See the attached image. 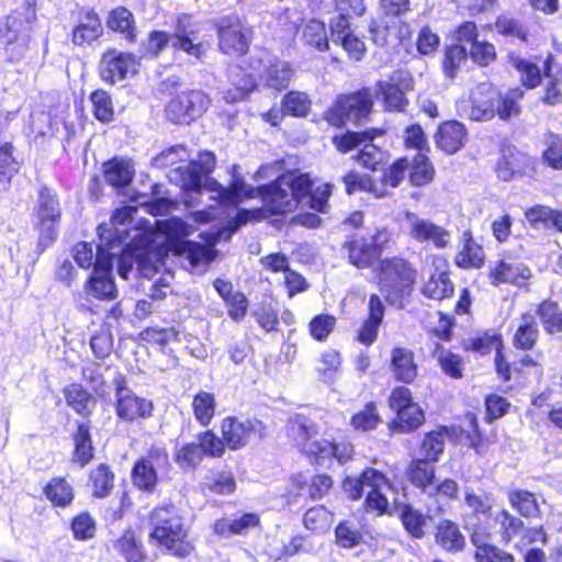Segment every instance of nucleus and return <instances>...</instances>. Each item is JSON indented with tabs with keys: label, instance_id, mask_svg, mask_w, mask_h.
<instances>
[{
	"label": "nucleus",
	"instance_id": "nucleus-1",
	"mask_svg": "<svg viewBox=\"0 0 562 562\" xmlns=\"http://www.w3.org/2000/svg\"><path fill=\"white\" fill-rule=\"evenodd\" d=\"M312 186V179L307 173L290 171L269 184L258 187L257 192L273 215L294 211L305 198L310 199L312 209L324 213L327 202L324 198L311 192Z\"/></svg>",
	"mask_w": 562,
	"mask_h": 562
},
{
	"label": "nucleus",
	"instance_id": "nucleus-2",
	"mask_svg": "<svg viewBox=\"0 0 562 562\" xmlns=\"http://www.w3.org/2000/svg\"><path fill=\"white\" fill-rule=\"evenodd\" d=\"M182 82L178 77H167L157 87V94L167 99L165 115L178 125H189L202 117L211 106L212 99L201 89H186L179 92Z\"/></svg>",
	"mask_w": 562,
	"mask_h": 562
},
{
	"label": "nucleus",
	"instance_id": "nucleus-3",
	"mask_svg": "<svg viewBox=\"0 0 562 562\" xmlns=\"http://www.w3.org/2000/svg\"><path fill=\"white\" fill-rule=\"evenodd\" d=\"M149 542L164 548L169 554L183 559L194 550L188 539L189 527L175 505L154 508L149 515Z\"/></svg>",
	"mask_w": 562,
	"mask_h": 562
},
{
	"label": "nucleus",
	"instance_id": "nucleus-4",
	"mask_svg": "<svg viewBox=\"0 0 562 562\" xmlns=\"http://www.w3.org/2000/svg\"><path fill=\"white\" fill-rule=\"evenodd\" d=\"M374 106V94L370 87L339 93L323 112V119L334 128L342 130L350 121L361 124L370 119Z\"/></svg>",
	"mask_w": 562,
	"mask_h": 562
},
{
	"label": "nucleus",
	"instance_id": "nucleus-5",
	"mask_svg": "<svg viewBox=\"0 0 562 562\" xmlns=\"http://www.w3.org/2000/svg\"><path fill=\"white\" fill-rule=\"evenodd\" d=\"M483 95V99L471 102L469 116L473 121H491L496 116L509 121L521 113L520 101L525 95L521 87H510L505 91L488 88Z\"/></svg>",
	"mask_w": 562,
	"mask_h": 562
},
{
	"label": "nucleus",
	"instance_id": "nucleus-6",
	"mask_svg": "<svg viewBox=\"0 0 562 562\" xmlns=\"http://www.w3.org/2000/svg\"><path fill=\"white\" fill-rule=\"evenodd\" d=\"M417 271L412 265L397 257L386 258L380 265V291L393 306H403L416 282Z\"/></svg>",
	"mask_w": 562,
	"mask_h": 562
},
{
	"label": "nucleus",
	"instance_id": "nucleus-7",
	"mask_svg": "<svg viewBox=\"0 0 562 562\" xmlns=\"http://www.w3.org/2000/svg\"><path fill=\"white\" fill-rule=\"evenodd\" d=\"M217 49L223 55L241 58L249 54L254 40V29L236 13L222 15L213 21Z\"/></svg>",
	"mask_w": 562,
	"mask_h": 562
},
{
	"label": "nucleus",
	"instance_id": "nucleus-8",
	"mask_svg": "<svg viewBox=\"0 0 562 562\" xmlns=\"http://www.w3.org/2000/svg\"><path fill=\"white\" fill-rule=\"evenodd\" d=\"M387 486L389 481L384 474L373 468L366 469L358 477H346L342 483L344 492L353 501L359 499L368 488L364 508L380 515L386 513L389 507V501L383 493V488Z\"/></svg>",
	"mask_w": 562,
	"mask_h": 562
},
{
	"label": "nucleus",
	"instance_id": "nucleus-9",
	"mask_svg": "<svg viewBox=\"0 0 562 562\" xmlns=\"http://www.w3.org/2000/svg\"><path fill=\"white\" fill-rule=\"evenodd\" d=\"M116 252L97 248L93 270L85 283V292L100 301H113L119 295V290L113 276V260Z\"/></svg>",
	"mask_w": 562,
	"mask_h": 562
},
{
	"label": "nucleus",
	"instance_id": "nucleus-10",
	"mask_svg": "<svg viewBox=\"0 0 562 562\" xmlns=\"http://www.w3.org/2000/svg\"><path fill=\"white\" fill-rule=\"evenodd\" d=\"M142 57L133 52L108 47L100 56L97 71L99 78L106 85L114 86L138 74Z\"/></svg>",
	"mask_w": 562,
	"mask_h": 562
},
{
	"label": "nucleus",
	"instance_id": "nucleus-11",
	"mask_svg": "<svg viewBox=\"0 0 562 562\" xmlns=\"http://www.w3.org/2000/svg\"><path fill=\"white\" fill-rule=\"evenodd\" d=\"M414 86L413 76L402 69L394 70L389 80L376 81V93L381 98L384 111L405 112L409 103L406 93L412 91Z\"/></svg>",
	"mask_w": 562,
	"mask_h": 562
},
{
	"label": "nucleus",
	"instance_id": "nucleus-12",
	"mask_svg": "<svg viewBox=\"0 0 562 562\" xmlns=\"http://www.w3.org/2000/svg\"><path fill=\"white\" fill-rule=\"evenodd\" d=\"M169 454L164 447L151 446L132 468L133 484L140 491L153 493L158 484V470L169 468Z\"/></svg>",
	"mask_w": 562,
	"mask_h": 562
},
{
	"label": "nucleus",
	"instance_id": "nucleus-13",
	"mask_svg": "<svg viewBox=\"0 0 562 562\" xmlns=\"http://www.w3.org/2000/svg\"><path fill=\"white\" fill-rule=\"evenodd\" d=\"M37 216L40 236L36 250L38 254H42L56 239V225L60 220L58 199L46 187L40 190Z\"/></svg>",
	"mask_w": 562,
	"mask_h": 562
},
{
	"label": "nucleus",
	"instance_id": "nucleus-14",
	"mask_svg": "<svg viewBox=\"0 0 562 562\" xmlns=\"http://www.w3.org/2000/svg\"><path fill=\"white\" fill-rule=\"evenodd\" d=\"M549 55L554 54L549 49L528 56H522L515 50L507 53V63L519 76V87L524 90H533L541 86Z\"/></svg>",
	"mask_w": 562,
	"mask_h": 562
},
{
	"label": "nucleus",
	"instance_id": "nucleus-15",
	"mask_svg": "<svg viewBox=\"0 0 562 562\" xmlns=\"http://www.w3.org/2000/svg\"><path fill=\"white\" fill-rule=\"evenodd\" d=\"M115 390V412L120 419L134 422L137 418H146L151 415L153 403L137 396L128 386L125 375L116 373L113 379Z\"/></svg>",
	"mask_w": 562,
	"mask_h": 562
},
{
	"label": "nucleus",
	"instance_id": "nucleus-16",
	"mask_svg": "<svg viewBox=\"0 0 562 562\" xmlns=\"http://www.w3.org/2000/svg\"><path fill=\"white\" fill-rule=\"evenodd\" d=\"M74 25L69 34L71 44L76 47H91L104 33L100 14L92 7H78L72 12Z\"/></svg>",
	"mask_w": 562,
	"mask_h": 562
},
{
	"label": "nucleus",
	"instance_id": "nucleus-17",
	"mask_svg": "<svg viewBox=\"0 0 562 562\" xmlns=\"http://www.w3.org/2000/svg\"><path fill=\"white\" fill-rule=\"evenodd\" d=\"M132 223V210L130 207L117 209L111 216L110 223L98 226L100 244L97 248L114 251L117 255L124 250L128 238V229L125 227Z\"/></svg>",
	"mask_w": 562,
	"mask_h": 562
},
{
	"label": "nucleus",
	"instance_id": "nucleus-18",
	"mask_svg": "<svg viewBox=\"0 0 562 562\" xmlns=\"http://www.w3.org/2000/svg\"><path fill=\"white\" fill-rule=\"evenodd\" d=\"M179 173L181 188L186 193L202 194L204 191L215 193L211 199L215 200L218 204L227 206L226 204V187L221 184L214 178H205L203 180L201 173L194 168L178 167L176 170Z\"/></svg>",
	"mask_w": 562,
	"mask_h": 562
},
{
	"label": "nucleus",
	"instance_id": "nucleus-19",
	"mask_svg": "<svg viewBox=\"0 0 562 562\" xmlns=\"http://www.w3.org/2000/svg\"><path fill=\"white\" fill-rule=\"evenodd\" d=\"M341 252L350 265L358 269H368L378 261V252L372 248V243L364 235L352 233L347 236L341 246Z\"/></svg>",
	"mask_w": 562,
	"mask_h": 562
},
{
	"label": "nucleus",
	"instance_id": "nucleus-20",
	"mask_svg": "<svg viewBox=\"0 0 562 562\" xmlns=\"http://www.w3.org/2000/svg\"><path fill=\"white\" fill-rule=\"evenodd\" d=\"M110 32L120 35L127 44H135L138 40V25L134 13L125 5L111 9L105 19Z\"/></svg>",
	"mask_w": 562,
	"mask_h": 562
},
{
	"label": "nucleus",
	"instance_id": "nucleus-21",
	"mask_svg": "<svg viewBox=\"0 0 562 562\" xmlns=\"http://www.w3.org/2000/svg\"><path fill=\"white\" fill-rule=\"evenodd\" d=\"M189 16L178 18L175 33L171 35L172 47L196 59H201L205 53L204 44L198 41V31L189 27Z\"/></svg>",
	"mask_w": 562,
	"mask_h": 562
},
{
	"label": "nucleus",
	"instance_id": "nucleus-22",
	"mask_svg": "<svg viewBox=\"0 0 562 562\" xmlns=\"http://www.w3.org/2000/svg\"><path fill=\"white\" fill-rule=\"evenodd\" d=\"M546 82L540 101L549 106L562 103V65L555 55H549L544 67Z\"/></svg>",
	"mask_w": 562,
	"mask_h": 562
},
{
	"label": "nucleus",
	"instance_id": "nucleus-23",
	"mask_svg": "<svg viewBox=\"0 0 562 562\" xmlns=\"http://www.w3.org/2000/svg\"><path fill=\"white\" fill-rule=\"evenodd\" d=\"M532 277V272L522 262H510L506 260H498L495 267L491 268L488 278L493 285L501 283H510L517 286H522L526 281Z\"/></svg>",
	"mask_w": 562,
	"mask_h": 562
},
{
	"label": "nucleus",
	"instance_id": "nucleus-24",
	"mask_svg": "<svg viewBox=\"0 0 562 562\" xmlns=\"http://www.w3.org/2000/svg\"><path fill=\"white\" fill-rule=\"evenodd\" d=\"M368 318L358 330L357 340L371 346L378 338V333L384 319L385 306L378 294H371L368 302Z\"/></svg>",
	"mask_w": 562,
	"mask_h": 562
},
{
	"label": "nucleus",
	"instance_id": "nucleus-25",
	"mask_svg": "<svg viewBox=\"0 0 562 562\" xmlns=\"http://www.w3.org/2000/svg\"><path fill=\"white\" fill-rule=\"evenodd\" d=\"M407 218L413 220L409 235L419 243L432 241L437 248L448 245L449 233L428 220L418 218L414 213H407Z\"/></svg>",
	"mask_w": 562,
	"mask_h": 562
},
{
	"label": "nucleus",
	"instance_id": "nucleus-26",
	"mask_svg": "<svg viewBox=\"0 0 562 562\" xmlns=\"http://www.w3.org/2000/svg\"><path fill=\"white\" fill-rule=\"evenodd\" d=\"M181 233V237H167L168 249L170 251L178 256H186L193 267L212 261L209 250L203 245L186 239V232Z\"/></svg>",
	"mask_w": 562,
	"mask_h": 562
},
{
	"label": "nucleus",
	"instance_id": "nucleus-27",
	"mask_svg": "<svg viewBox=\"0 0 562 562\" xmlns=\"http://www.w3.org/2000/svg\"><path fill=\"white\" fill-rule=\"evenodd\" d=\"M30 25L25 22V16L19 10H13L5 15L2 31L5 44H19L23 50H26L31 41V35L27 32Z\"/></svg>",
	"mask_w": 562,
	"mask_h": 562
},
{
	"label": "nucleus",
	"instance_id": "nucleus-28",
	"mask_svg": "<svg viewBox=\"0 0 562 562\" xmlns=\"http://www.w3.org/2000/svg\"><path fill=\"white\" fill-rule=\"evenodd\" d=\"M329 31L334 43L344 49L350 61L359 63L364 59L368 52L364 37L357 35L352 26L345 27L344 31Z\"/></svg>",
	"mask_w": 562,
	"mask_h": 562
},
{
	"label": "nucleus",
	"instance_id": "nucleus-29",
	"mask_svg": "<svg viewBox=\"0 0 562 562\" xmlns=\"http://www.w3.org/2000/svg\"><path fill=\"white\" fill-rule=\"evenodd\" d=\"M113 547L126 562H145L148 558L140 535L132 528L125 529Z\"/></svg>",
	"mask_w": 562,
	"mask_h": 562
},
{
	"label": "nucleus",
	"instance_id": "nucleus-30",
	"mask_svg": "<svg viewBox=\"0 0 562 562\" xmlns=\"http://www.w3.org/2000/svg\"><path fill=\"white\" fill-rule=\"evenodd\" d=\"M337 145V149L341 153H347L353 148L356 145H360L361 143H335ZM364 146L359 150L357 155V159L360 164L373 171L382 169V167L387 162L389 155L386 151H383L380 147L375 145V143H363Z\"/></svg>",
	"mask_w": 562,
	"mask_h": 562
},
{
	"label": "nucleus",
	"instance_id": "nucleus-31",
	"mask_svg": "<svg viewBox=\"0 0 562 562\" xmlns=\"http://www.w3.org/2000/svg\"><path fill=\"white\" fill-rule=\"evenodd\" d=\"M336 15L329 20V30L344 31L351 26V20L366 12L363 0H334Z\"/></svg>",
	"mask_w": 562,
	"mask_h": 562
},
{
	"label": "nucleus",
	"instance_id": "nucleus-32",
	"mask_svg": "<svg viewBox=\"0 0 562 562\" xmlns=\"http://www.w3.org/2000/svg\"><path fill=\"white\" fill-rule=\"evenodd\" d=\"M254 425L250 420L241 422L236 417H226L222 422L223 440L232 450H237L247 445Z\"/></svg>",
	"mask_w": 562,
	"mask_h": 562
},
{
	"label": "nucleus",
	"instance_id": "nucleus-33",
	"mask_svg": "<svg viewBox=\"0 0 562 562\" xmlns=\"http://www.w3.org/2000/svg\"><path fill=\"white\" fill-rule=\"evenodd\" d=\"M319 432L318 425L308 416L294 414L288 419L286 434L293 445L300 449L307 440Z\"/></svg>",
	"mask_w": 562,
	"mask_h": 562
},
{
	"label": "nucleus",
	"instance_id": "nucleus-34",
	"mask_svg": "<svg viewBox=\"0 0 562 562\" xmlns=\"http://www.w3.org/2000/svg\"><path fill=\"white\" fill-rule=\"evenodd\" d=\"M391 370L396 380L411 383L417 375L414 352L407 348L396 347L391 352Z\"/></svg>",
	"mask_w": 562,
	"mask_h": 562
},
{
	"label": "nucleus",
	"instance_id": "nucleus-35",
	"mask_svg": "<svg viewBox=\"0 0 562 562\" xmlns=\"http://www.w3.org/2000/svg\"><path fill=\"white\" fill-rule=\"evenodd\" d=\"M436 542L447 552H460L465 547V538L459 526L450 519H441L436 526Z\"/></svg>",
	"mask_w": 562,
	"mask_h": 562
},
{
	"label": "nucleus",
	"instance_id": "nucleus-36",
	"mask_svg": "<svg viewBox=\"0 0 562 562\" xmlns=\"http://www.w3.org/2000/svg\"><path fill=\"white\" fill-rule=\"evenodd\" d=\"M485 29H494L496 34L503 37L516 38L520 42H527L529 38L528 29L521 21L509 13H502L497 15L494 24H487L485 25Z\"/></svg>",
	"mask_w": 562,
	"mask_h": 562
},
{
	"label": "nucleus",
	"instance_id": "nucleus-37",
	"mask_svg": "<svg viewBox=\"0 0 562 562\" xmlns=\"http://www.w3.org/2000/svg\"><path fill=\"white\" fill-rule=\"evenodd\" d=\"M407 477L409 482L428 496L430 488L436 480L435 467L429 464L426 459H417L412 461L407 469Z\"/></svg>",
	"mask_w": 562,
	"mask_h": 562
},
{
	"label": "nucleus",
	"instance_id": "nucleus-38",
	"mask_svg": "<svg viewBox=\"0 0 562 562\" xmlns=\"http://www.w3.org/2000/svg\"><path fill=\"white\" fill-rule=\"evenodd\" d=\"M299 450L306 454L311 462L317 464H323L326 460H330L331 458H341L338 446L327 439L312 438L300 447Z\"/></svg>",
	"mask_w": 562,
	"mask_h": 562
},
{
	"label": "nucleus",
	"instance_id": "nucleus-39",
	"mask_svg": "<svg viewBox=\"0 0 562 562\" xmlns=\"http://www.w3.org/2000/svg\"><path fill=\"white\" fill-rule=\"evenodd\" d=\"M302 41L317 52H327L329 40L325 22L316 19L307 21L302 31Z\"/></svg>",
	"mask_w": 562,
	"mask_h": 562
},
{
	"label": "nucleus",
	"instance_id": "nucleus-40",
	"mask_svg": "<svg viewBox=\"0 0 562 562\" xmlns=\"http://www.w3.org/2000/svg\"><path fill=\"white\" fill-rule=\"evenodd\" d=\"M75 451L74 461L81 468L86 467L93 458V446L90 434V426L86 423H79L77 431L74 434Z\"/></svg>",
	"mask_w": 562,
	"mask_h": 562
},
{
	"label": "nucleus",
	"instance_id": "nucleus-41",
	"mask_svg": "<svg viewBox=\"0 0 562 562\" xmlns=\"http://www.w3.org/2000/svg\"><path fill=\"white\" fill-rule=\"evenodd\" d=\"M536 314L546 333H562V311L557 302L544 300L537 306Z\"/></svg>",
	"mask_w": 562,
	"mask_h": 562
},
{
	"label": "nucleus",
	"instance_id": "nucleus-42",
	"mask_svg": "<svg viewBox=\"0 0 562 562\" xmlns=\"http://www.w3.org/2000/svg\"><path fill=\"white\" fill-rule=\"evenodd\" d=\"M91 112L95 120L101 123H110L114 120V104L111 94L102 89L91 91L89 95Z\"/></svg>",
	"mask_w": 562,
	"mask_h": 562
},
{
	"label": "nucleus",
	"instance_id": "nucleus-43",
	"mask_svg": "<svg viewBox=\"0 0 562 562\" xmlns=\"http://www.w3.org/2000/svg\"><path fill=\"white\" fill-rule=\"evenodd\" d=\"M521 319L522 323L518 326L514 335L513 345L520 350H530L538 340L539 329L531 314H524Z\"/></svg>",
	"mask_w": 562,
	"mask_h": 562
},
{
	"label": "nucleus",
	"instance_id": "nucleus-44",
	"mask_svg": "<svg viewBox=\"0 0 562 562\" xmlns=\"http://www.w3.org/2000/svg\"><path fill=\"white\" fill-rule=\"evenodd\" d=\"M453 291V283L447 272L431 273L422 288L423 295L432 300L450 297Z\"/></svg>",
	"mask_w": 562,
	"mask_h": 562
},
{
	"label": "nucleus",
	"instance_id": "nucleus-45",
	"mask_svg": "<svg viewBox=\"0 0 562 562\" xmlns=\"http://www.w3.org/2000/svg\"><path fill=\"white\" fill-rule=\"evenodd\" d=\"M312 102L305 92L291 90L281 100L284 114L293 117H305L311 112Z\"/></svg>",
	"mask_w": 562,
	"mask_h": 562
},
{
	"label": "nucleus",
	"instance_id": "nucleus-46",
	"mask_svg": "<svg viewBox=\"0 0 562 562\" xmlns=\"http://www.w3.org/2000/svg\"><path fill=\"white\" fill-rule=\"evenodd\" d=\"M347 194L351 195L356 191H366L373 193L376 198H383L387 194L384 188H378L374 180L368 175H360L351 171L342 177Z\"/></svg>",
	"mask_w": 562,
	"mask_h": 562
},
{
	"label": "nucleus",
	"instance_id": "nucleus-47",
	"mask_svg": "<svg viewBox=\"0 0 562 562\" xmlns=\"http://www.w3.org/2000/svg\"><path fill=\"white\" fill-rule=\"evenodd\" d=\"M468 50L463 45L449 44L443 48L441 69L446 77L453 79L461 65L468 59Z\"/></svg>",
	"mask_w": 562,
	"mask_h": 562
},
{
	"label": "nucleus",
	"instance_id": "nucleus-48",
	"mask_svg": "<svg viewBox=\"0 0 562 562\" xmlns=\"http://www.w3.org/2000/svg\"><path fill=\"white\" fill-rule=\"evenodd\" d=\"M67 404L78 414H91L90 405H94L92 395L82 385L72 383L64 391Z\"/></svg>",
	"mask_w": 562,
	"mask_h": 562
},
{
	"label": "nucleus",
	"instance_id": "nucleus-49",
	"mask_svg": "<svg viewBox=\"0 0 562 562\" xmlns=\"http://www.w3.org/2000/svg\"><path fill=\"white\" fill-rule=\"evenodd\" d=\"M400 518L405 530L416 539L425 536L424 527L426 517L411 504H403L398 507Z\"/></svg>",
	"mask_w": 562,
	"mask_h": 562
},
{
	"label": "nucleus",
	"instance_id": "nucleus-50",
	"mask_svg": "<svg viewBox=\"0 0 562 562\" xmlns=\"http://www.w3.org/2000/svg\"><path fill=\"white\" fill-rule=\"evenodd\" d=\"M44 494L55 506L66 507L74 499L71 485L63 477H53L44 488Z\"/></svg>",
	"mask_w": 562,
	"mask_h": 562
},
{
	"label": "nucleus",
	"instance_id": "nucleus-51",
	"mask_svg": "<svg viewBox=\"0 0 562 562\" xmlns=\"http://www.w3.org/2000/svg\"><path fill=\"white\" fill-rule=\"evenodd\" d=\"M510 505L524 517L535 518L540 514L535 495L526 490H515L508 494Z\"/></svg>",
	"mask_w": 562,
	"mask_h": 562
},
{
	"label": "nucleus",
	"instance_id": "nucleus-52",
	"mask_svg": "<svg viewBox=\"0 0 562 562\" xmlns=\"http://www.w3.org/2000/svg\"><path fill=\"white\" fill-rule=\"evenodd\" d=\"M89 480L92 484V495L98 498L106 497L113 488L114 474L105 463H100L91 470Z\"/></svg>",
	"mask_w": 562,
	"mask_h": 562
},
{
	"label": "nucleus",
	"instance_id": "nucleus-53",
	"mask_svg": "<svg viewBox=\"0 0 562 562\" xmlns=\"http://www.w3.org/2000/svg\"><path fill=\"white\" fill-rule=\"evenodd\" d=\"M104 178L114 188L128 186L133 180V171L128 164L113 159L104 165Z\"/></svg>",
	"mask_w": 562,
	"mask_h": 562
},
{
	"label": "nucleus",
	"instance_id": "nucleus-54",
	"mask_svg": "<svg viewBox=\"0 0 562 562\" xmlns=\"http://www.w3.org/2000/svg\"><path fill=\"white\" fill-rule=\"evenodd\" d=\"M435 175V169L424 154H417L411 161L409 180L415 187H422L429 183Z\"/></svg>",
	"mask_w": 562,
	"mask_h": 562
},
{
	"label": "nucleus",
	"instance_id": "nucleus-55",
	"mask_svg": "<svg viewBox=\"0 0 562 562\" xmlns=\"http://www.w3.org/2000/svg\"><path fill=\"white\" fill-rule=\"evenodd\" d=\"M238 166H233L232 182L226 187V204L227 206L238 205L244 196H251L254 188L248 186L243 176L237 171Z\"/></svg>",
	"mask_w": 562,
	"mask_h": 562
},
{
	"label": "nucleus",
	"instance_id": "nucleus-56",
	"mask_svg": "<svg viewBox=\"0 0 562 562\" xmlns=\"http://www.w3.org/2000/svg\"><path fill=\"white\" fill-rule=\"evenodd\" d=\"M194 417L202 426H207L215 413V397L210 392H199L192 402Z\"/></svg>",
	"mask_w": 562,
	"mask_h": 562
},
{
	"label": "nucleus",
	"instance_id": "nucleus-57",
	"mask_svg": "<svg viewBox=\"0 0 562 562\" xmlns=\"http://www.w3.org/2000/svg\"><path fill=\"white\" fill-rule=\"evenodd\" d=\"M396 415L397 419L393 422V430L400 432L413 431L425 422L424 411L418 406V404L409 406Z\"/></svg>",
	"mask_w": 562,
	"mask_h": 562
},
{
	"label": "nucleus",
	"instance_id": "nucleus-58",
	"mask_svg": "<svg viewBox=\"0 0 562 562\" xmlns=\"http://www.w3.org/2000/svg\"><path fill=\"white\" fill-rule=\"evenodd\" d=\"M292 76L293 70L288 63H274L267 70L266 83L269 88L282 91L289 87Z\"/></svg>",
	"mask_w": 562,
	"mask_h": 562
},
{
	"label": "nucleus",
	"instance_id": "nucleus-59",
	"mask_svg": "<svg viewBox=\"0 0 562 562\" xmlns=\"http://www.w3.org/2000/svg\"><path fill=\"white\" fill-rule=\"evenodd\" d=\"M204 459L198 442L184 443L175 453V461L181 469H195Z\"/></svg>",
	"mask_w": 562,
	"mask_h": 562
},
{
	"label": "nucleus",
	"instance_id": "nucleus-60",
	"mask_svg": "<svg viewBox=\"0 0 562 562\" xmlns=\"http://www.w3.org/2000/svg\"><path fill=\"white\" fill-rule=\"evenodd\" d=\"M257 89V83L250 77L243 80L241 83H232L222 91V100L227 104H236L246 101L250 93Z\"/></svg>",
	"mask_w": 562,
	"mask_h": 562
},
{
	"label": "nucleus",
	"instance_id": "nucleus-61",
	"mask_svg": "<svg viewBox=\"0 0 562 562\" xmlns=\"http://www.w3.org/2000/svg\"><path fill=\"white\" fill-rule=\"evenodd\" d=\"M472 543L476 547V562H514L515 558L512 553L506 552L493 544H477L476 537H471Z\"/></svg>",
	"mask_w": 562,
	"mask_h": 562
},
{
	"label": "nucleus",
	"instance_id": "nucleus-62",
	"mask_svg": "<svg viewBox=\"0 0 562 562\" xmlns=\"http://www.w3.org/2000/svg\"><path fill=\"white\" fill-rule=\"evenodd\" d=\"M468 55L472 61L480 67H487L497 59V52L494 44L486 40L474 43L470 47Z\"/></svg>",
	"mask_w": 562,
	"mask_h": 562
},
{
	"label": "nucleus",
	"instance_id": "nucleus-63",
	"mask_svg": "<svg viewBox=\"0 0 562 562\" xmlns=\"http://www.w3.org/2000/svg\"><path fill=\"white\" fill-rule=\"evenodd\" d=\"M203 486L214 494L227 495L235 491L236 482L231 473L217 472L207 476Z\"/></svg>",
	"mask_w": 562,
	"mask_h": 562
},
{
	"label": "nucleus",
	"instance_id": "nucleus-64",
	"mask_svg": "<svg viewBox=\"0 0 562 562\" xmlns=\"http://www.w3.org/2000/svg\"><path fill=\"white\" fill-rule=\"evenodd\" d=\"M445 437L442 431L432 430L428 432L422 443V451L425 459L431 462H437L439 456L443 452Z\"/></svg>",
	"mask_w": 562,
	"mask_h": 562
}]
</instances>
